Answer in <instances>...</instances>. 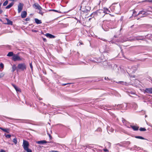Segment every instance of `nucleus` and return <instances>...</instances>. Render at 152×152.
<instances>
[{"mask_svg":"<svg viewBox=\"0 0 152 152\" xmlns=\"http://www.w3.org/2000/svg\"><path fill=\"white\" fill-rule=\"evenodd\" d=\"M95 15L99 16L100 17H103L104 15V14L103 13V10H99L94 12L92 14Z\"/></svg>","mask_w":152,"mask_h":152,"instance_id":"f257e3e1","label":"nucleus"},{"mask_svg":"<svg viewBox=\"0 0 152 152\" xmlns=\"http://www.w3.org/2000/svg\"><path fill=\"white\" fill-rule=\"evenodd\" d=\"M17 69L21 71H24L26 69V65L25 63H20L18 64Z\"/></svg>","mask_w":152,"mask_h":152,"instance_id":"f03ea898","label":"nucleus"},{"mask_svg":"<svg viewBox=\"0 0 152 152\" xmlns=\"http://www.w3.org/2000/svg\"><path fill=\"white\" fill-rule=\"evenodd\" d=\"M23 59L18 54H14L13 56L12 57V60L15 61H21Z\"/></svg>","mask_w":152,"mask_h":152,"instance_id":"7ed1b4c3","label":"nucleus"},{"mask_svg":"<svg viewBox=\"0 0 152 152\" xmlns=\"http://www.w3.org/2000/svg\"><path fill=\"white\" fill-rule=\"evenodd\" d=\"M29 144L28 141L23 140V147L24 150L28 148Z\"/></svg>","mask_w":152,"mask_h":152,"instance_id":"20e7f679","label":"nucleus"},{"mask_svg":"<svg viewBox=\"0 0 152 152\" xmlns=\"http://www.w3.org/2000/svg\"><path fill=\"white\" fill-rule=\"evenodd\" d=\"M33 7L36 10H40L41 9H42V8L39 5V4L37 3H35L33 5Z\"/></svg>","mask_w":152,"mask_h":152,"instance_id":"39448f33","label":"nucleus"},{"mask_svg":"<svg viewBox=\"0 0 152 152\" xmlns=\"http://www.w3.org/2000/svg\"><path fill=\"white\" fill-rule=\"evenodd\" d=\"M23 4L21 3H19L18 5V12L20 13L22 10Z\"/></svg>","mask_w":152,"mask_h":152,"instance_id":"423d86ee","label":"nucleus"},{"mask_svg":"<svg viewBox=\"0 0 152 152\" xmlns=\"http://www.w3.org/2000/svg\"><path fill=\"white\" fill-rule=\"evenodd\" d=\"M148 12H150V11L148 10L145 11L142 10L140 11L139 13H138V15L142 14L143 15H148L149 14V13H148Z\"/></svg>","mask_w":152,"mask_h":152,"instance_id":"0eeeda50","label":"nucleus"},{"mask_svg":"<svg viewBox=\"0 0 152 152\" xmlns=\"http://www.w3.org/2000/svg\"><path fill=\"white\" fill-rule=\"evenodd\" d=\"M110 9H112V8H114V10H113V11H115V12H116V10H117V8H119L118 10H120V6L119 5H118L115 6H111L110 7Z\"/></svg>","mask_w":152,"mask_h":152,"instance_id":"6e6552de","label":"nucleus"},{"mask_svg":"<svg viewBox=\"0 0 152 152\" xmlns=\"http://www.w3.org/2000/svg\"><path fill=\"white\" fill-rule=\"evenodd\" d=\"M45 35L48 37L50 38H54L56 37L49 33H46Z\"/></svg>","mask_w":152,"mask_h":152,"instance_id":"1a4fd4ad","label":"nucleus"},{"mask_svg":"<svg viewBox=\"0 0 152 152\" xmlns=\"http://www.w3.org/2000/svg\"><path fill=\"white\" fill-rule=\"evenodd\" d=\"M145 91L148 93L152 94V88H146Z\"/></svg>","mask_w":152,"mask_h":152,"instance_id":"9d476101","label":"nucleus"},{"mask_svg":"<svg viewBox=\"0 0 152 152\" xmlns=\"http://www.w3.org/2000/svg\"><path fill=\"white\" fill-rule=\"evenodd\" d=\"M103 13L106 14H108L110 12V11L107 8H103Z\"/></svg>","mask_w":152,"mask_h":152,"instance_id":"9b49d317","label":"nucleus"},{"mask_svg":"<svg viewBox=\"0 0 152 152\" xmlns=\"http://www.w3.org/2000/svg\"><path fill=\"white\" fill-rule=\"evenodd\" d=\"M27 15V12L26 11H23L21 13V17L22 18H24L26 17Z\"/></svg>","mask_w":152,"mask_h":152,"instance_id":"f8f14e48","label":"nucleus"},{"mask_svg":"<svg viewBox=\"0 0 152 152\" xmlns=\"http://www.w3.org/2000/svg\"><path fill=\"white\" fill-rule=\"evenodd\" d=\"M12 85L17 92H21L20 89V88L18 87L15 85L14 84H12Z\"/></svg>","mask_w":152,"mask_h":152,"instance_id":"ddd939ff","label":"nucleus"},{"mask_svg":"<svg viewBox=\"0 0 152 152\" xmlns=\"http://www.w3.org/2000/svg\"><path fill=\"white\" fill-rule=\"evenodd\" d=\"M6 20H7V22L5 23V24L12 25V22L10 20H9L7 18H6Z\"/></svg>","mask_w":152,"mask_h":152,"instance_id":"4468645a","label":"nucleus"},{"mask_svg":"<svg viewBox=\"0 0 152 152\" xmlns=\"http://www.w3.org/2000/svg\"><path fill=\"white\" fill-rule=\"evenodd\" d=\"M142 27L145 28H152V26L150 25H142Z\"/></svg>","mask_w":152,"mask_h":152,"instance_id":"2eb2a0df","label":"nucleus"},{"mask_svg":"<svg viewBox=\"0 0 152 152\" xmlns=\"http://www.w3.org/2000/svg\"><path fill=\"white\" fill-rule=\"evenodd\" d=\"M48 142H47L45 140L39 141L37 142V143L39 144H43Z\"/></svg>","mask_w":152,"mask_h":152,"instance_id":"dca6fc26","label":"nucleus"},{"mask_svg":"<svg viewBox=\"0 0 152 152\" xmlns=\"http://www.w3.org/2000/svg\"><path fill=\"white\" fill-rule=\"evenodd\" d=\"M131 127L134 131H137L138 130L139 127L135 126H131Z\"/></svg>","mask_w":152,"mask_h":152,"instance_id":"f3484780","label":"nucleus"},{"mask_svg":"<svg viewBox=\"0 0 152 152\" xmlns=\"http://www.w3.org/2000/svg\"><path fill=\"white\" fill-rule=\"evenodd\" d=\"M14 4V2H12L11 3H10V4H9L5 8L6 9H10L13 5Z\"/></svg>","mask_w":152,"mask_h":152,"instance_id":"a211bd4d","label":"nucleus"},{"mask_svg":"<svg viewBox=\"0 0 152 152\" xmlns=\"http://www.w3.org/2000/svg\"><path fill=\"white\" fill-rule=\"evenodd\" d=\"M0 129H1L3 131H4V132H6L8 133H9L10 132V129H7V128L4 129V128H3L2 127H0Z\"/></svg>","mask_w":152,"mask_h":152,"instance_id":"6ab92c4d","label":"nucleus"},{"mask_svg":"<svg viewBox=\"0 0 152 152\" xmlns=\"http://www.w3.org/2000/svg\"><path fill=\"white\" fill-rule=\"evenodd\" d=\"M14 55L13 52H10L8 53L7 56L8 57L13 56Z\"/></svg>","mask_w":152,"mask_h":152,"instance_id":"aec40b11","label":"nucleus"},{"mask_svg":"<svg viewBox=\"0 0 152 152\" xmlns=\"http://www.w3.org/2000/svg\"><path fill=\"white\" fill-rule=\"evenodd\" d=\"M35 21L36 23L37 24H40L42 23V22L41 21V20H39L37 18L35 19Z\"/></svg>","mask_w":152,"mask_h":152,"instance_id":"412c9836","label":"nucleus"},{"mask_svg":"<svg viewBox=\"0 0 152 152\" xmlns=\"http://www.w3.org/2000/svg\"><path fill=\"white\" fill-rule=\"evenodd\" d=\"M135 137L136 138H137V139H142V140H145V139L141 137V136H136Z\"/></svg>","mask_w":152,"mask_h":152,"instance_id":"4be33fe9","label":"nucleus"},{"mask_svg":"<svg viewBox=\"0 0 152 152\" xmlns=\"http://www.w3.org/2000/svg\"><path fill=\"white\" fill-rule=\"evenodd\" d=\"M16 67L15 64H14L12 66V71L13 72L16 70Z\"/></svg>","mask_w":152,"mask_h":152,"instance_id":"5701e85b","label":"nucleus"},{"mask_svg":"<svg viewBox=\"0 0 152 152\" xmlns=\"http://www.w3.org/2000/svg\"><path fill=\"white\" fill-rule=\"evenodd\" d=\"M139 130L141 131H145L146 130V129L144 128L141 127L140 128Z\"/></svg>","mask_w":152,"mask_h":152,"instance_id":"b1692460","label":"nucleus"},{"mask_svg":"<svg viewBox=\"0 0 152 152\" xmlns=\"http://www.w3.org/2000/svg\"><path fill=\"white\" fill-rule=\"evenodd\" d=\"M2 1H1V2H0V14H1L3 12V10L1 9V6L2 4Z\"/></svg>","mask_w":152,"mask_h":152,"instance_id":"393cba45","label":"nucleus"},{"mask_svg":"<svg viewBox=\"0 0 152 152\" xmlns=\"http://www.w3.org/2000/svg\"><path fill=\"white\" fill-rule=\"evenodd\" d=\"M13 141L14 142V143L16 144L17 143V139L16 138H15L13 139Z\"/></svg>","mask_w":152,"mask_h":152,"instance_id":"a878e982","label":"nucleus"},{"mask_svg":"<svg viewBox=\"0 0 152 152\" xmlns=\"http://www.w3.org/2000/svg\"><path fill=\"white\" fill-rule=\"evenodd\" d=\"M8 3V0H6L3 4V6H6Z\"/></svg>","mask_w":152,"mask_h":152,"instance_id":"bb28decb","label":"nucleus"},{"mask_svg":"<svg viewBox=\"0 0 152 152\" xmlns=\"http://www.w3.org/2000/svg\"><path fill=\"white\" fill-rule=\"evenodd\" d=\"M26 151L27 152H32V151L31 149H29L28 148H27L24 150Z\"/></svg>","mask_w":152,"mask_h":152,"instance_id":"cd10ccee","label":"nucleus"},{"mask_svg":"<svg viewBox=\"0 0 152 152\" xmlns=\"http://www.w3.org/2000/svg\"><path fill=\"white\" fill-rule=\"evenodd\" d=\"M42 9H41L40 10H39V13L41 15H42L43 14V12H42Z\"/></svg>","mask_w":152,"mask_h":152,"instance_id":"c85d7f7f","label":"nucleus"},{"mask_svg":"<svg viewBox=\"0 0 152 152\" xmlns=\"http://www.w3.org/2000/svg\"><path fill=\"white\" fill-rule=\"evenodd\" d=\"M29 65H30V66L31 68V70L32 71L33 68L32 62L30 63Z\"/></svg>","mask_w":152,"mask_h":152,"instance_id":"c756f323","label":"nucleus"},{"mask_svg":"<svg viewBox=\"0 0 152 152\" xmlns=\"http://www.w3.org/2000/svg\"><path fill=\"white\" fill-rule=\"evenodd\" d=\"M4 74L3 73H0V78L4 77Z\"/></svg>","mask_w":152,"mask_h":152,"instance_id":"7c9ffc66","label":"nucleus"},{"mask_svg":"<svg viewBox=\"0 0 152 152\" xmlns=\"http://www.w3.org/2000/svg\"><path fill=\"white\" fill-rule=\"evenodd\" d=\"M5 137L7 138H10L11 137V135L10 134H7L6 135Z\"/></svg>","mask_w":152,"mask_h":152,"instance_id":"2f4dec72","label":"nucleus"},{"mask_svg":"<svg viewBox=\"0 0 152 152\" xmlns=\"http://www.w3.org/2000/svg\"><path fill=\"white\" fill-rule=\"evenodd\" d=\"M50 11H54L55 12H58V10H50Z\"/></svg>","mask_w":152,"mask_h":152,"instance_id":"473e14b6","label":"nucleus"},{"mask_svg":"<svg viewBox=\"0 0 152 152\" xmlns=\"http://www.w3.org/2000/svg\"><path fill=\"white\" fill-rule=\"evenodd\" d=\"M136 39L137 40H143L142 38H140V37L137 38Z\"/></svg>","mask_w":152,"mask_h":152,"instance_id":"72a5a7b5","label":"nucleus"},{"mask_svg":"<svg viewBox=\"0 0 152 152\" xmlns=\"http://www.w3.org/2000/svg\"><path fill=\"white\" fill-rule=\"evenodd\" d=\"M103 151L106 152H108L109 151L108 150H107V149H103Z\"/></svg>","mask_w":152,"mask_h":152,"instance_id":"f704fd0d","label":"nucleus"},{"mask_svg":"<svg viewBox=\"0 0 152 152\" xmlns=\"http://www.w3.org/2000/svg\"><path fill=\"white\" fill-rule=\"evenodd\" d=\"M49 137H50V140H51L52 139V136H51V135H50V134H49V133L48 134Z\"/></svg>","mask_w":152,"mask_h":152,"instance_id":"c9c22d12","label":"nucleus"},{"mask_svg":"<svg viewBox=\"0 0 152 152\" xmlns=\"http://www.w3.org/2000/svg\"><path fill=\"white\" fill-rule=\"evenodd\" d=\"M49 152H59L57 151L53 150V151H49Z\"/></svg>","mask_w":152,"mask_h":152,"instance_id":"e433bc0d","label":"nucleus"},{"mask_svg":"<svg viewBox=\"0 0 152 152\" xmlns=\"http://www.w3.org/2000/svg\"><path fill=\"white\" fill-rule=\"evenodd\" d=\"M0 66L2 68H3L4 66V65L3 64H0Z\"/></svg>","mask_w":152,"mask_h":152,"instance_id":"4c0bfd02","label":"nucleus"},{"mask_svg":"<svg viewBox=\"0 0 152 152\" xmlns=\"http://www.w3.org/2000/svg\"><path fill=\"white\" fill-rule=\"evenodd\" d=\"M43 41L45 42H47V39L45 38H43Z\"/></svg>","mask_w":152,"mask_h":152,"instance_id":"58836bf2","label":"nucleus"},{"mask_svg":"<svg viewBox=\"0 0 152 152\" xmlns=\"http://www.w3.org/2000/svg\"><path fill=\"white\" fill-rule=\"evenodd\" d=\"M0 152H6V151L3 149H1Z\"/></svg>","mask_w":152,"mask_h":152,"instance_id":"ea45409f","label":"nucleus"},{"mask_svg":"<svg viewBox=\"0 0 152 152\" xmlns=\"http://www.w3.org/2000/svg\"><path fill=\"white\" fill-rule=\"evenodd\" d=\"M104 79L105 80H109V79L108 78V77H105L104 78Z\"/></svg>","mask_w":152,"mask_h":152,"instance_id":"a19ab883","label":"nucleus"},{"mask_svg":"<svg viewBox=\"0 0 152 152\" xmlns=\"http://www.w3.org/2000/svg\"><path fill=\"white\" fill-rule=\"evenodd\" d=\"M91 61H92L93 62H97L95 60H92V59H91Z\"/></svg>","mask_w":152,"mask_h":152,"instance_id":"79ce46f5","label":"nucleus"},{"mask_svg":"<svg viewBox=\"0 0 152 152\" xmlns=\"http://www.w3.org/2000/svg\"><path fill=\"white\" fill-rule=\"evenodd\" d=\"M29 20V18H27L26 19V21H28Z\"/></svg>","mask_w":152,"mask_h":152,"instance_id":"37998d69","label":"nucleus"},{"mask_svg":"<svg viewBox=\"0 0 152 152\" xmlns=\"http://www.w3.org/2000/svg\"><path fill=\"white\" fill-rule=\"evenodd\" d=\"M31 31L33 32H37V31L36 30H32Z\"/></svg>","mask_w":152,"mask_h":152,"instance_id":"c03bdc74","label":"nucleus"},{"mask_svg":"<svg viewBox=\"0 0 152 152\" xmlns=\"http://www.w3.org/2000/svg\"><path fill=\"white\" fill-rule=\"evenodd\" d=\"M70 84V83H67V84H63L62 85H63V86H65V85H66L67 84Z\"/></svg>","mask_w":152,"mask_h":152,"instance_id":"a18cd8bd","label":"nucleus"},{"mask_svg":"<svg viewBox=\"0 0 152 152\" xmlns=\"http://www.w3.org/2000/svg\"><path fill=\"white\" fill-rule=\"evenodd\" d=\"M148 1V0H145V1H142V2H144L146 1Z\"/></svg>","mask_w":152,"mask_h":152,"instance_id":"49530a36","label":"nucleus"},{"mask_svg":"<svg viewBox=\"0 0 152 152\" xmlns=\"http://www.w3.org/2000/svg\"><path fill=\"white\" fill-rule=\"evenodd\" d=\"M67 32H64L62 33H63V34H67Z\"/></svg>","mask_w":152,"mask_h":152,"instance_id":"de8ad7c7","label":"nucleus"},{"mask_svg":"<svg viewBox=\"0 0 152 152\" xmlns=\"http://www.w3.org/2000/svg\"><path fill=\"white\" fill-rule=\"evenodd\" d=\"M122 82V81H119V82H118V83H121Z\"/></svg>","mask_w":152,"mask_h":152,"instance_id":"09e8293b","label":"nucleus"},{"mask_svg":"<svg viewBox=\"0 0 152 152\" xmlns=\"http://www.w3.org/2000/svg\"><path fill=\"white\" fill-rule=\"evenodd\" d=\"M150 2H152V0H150V1H149Z\"/></svg>","mask_w":152,"mask_h":152,"instance_id":"8fccbe9b","label":"nucleus"},{"mask_svg":"<svg viewBox=\"0 0 152 152\" xmlns=\"http://www.w3.org/2000/svg\"><path fill=\"white\" fill-rule=\"evenodd\" d=\"M91 18H89V21H90V20H91Z\"/></svg>","mask_w":152,"mask_h":152,"instance_id":"3c124183","label":"nucleus"},{"mask_svg":"<svg viewBox=\"0 0 152 152\" xmlns=\"http://www.w3.org/2000/svg\"><path fill=\"white\" fill-rule=\"evenodd\" d=\"M42 99H41V98H39V100H41Z\"/></svg>","mask_w":152,"mask_h":152,"instance_id":"603ef678","label":"nucleus"},{"mask_svg":"<svg viewBox=\"0 0 152 152\" xmlns=\"http://www.w3.org/2000/svg\"><path fill=\"white\" fill-rule=\"evenodd\" d=\"M134 11H133V13H134Z\"/></svg>","mask_w":152,"mask_h":152,"instance_id":"864d4df0","label":"nucleus"},{"mask_svg":"<svg viewBox=\"0 0 152 152\" xmlns=\"http://www.w3.org/2000/svg\"><path fill=\"white\" fill-rule=\"evenodd\" d=\"M81 44H83V43H81Z\"/></svg>","mask_w":152,"mask_h":152,"instance_id":"5fc2aeb1","label":"nucleus"}]
</instances>
